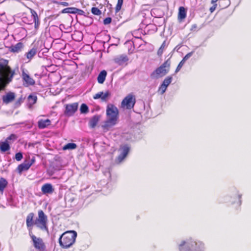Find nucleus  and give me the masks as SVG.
Instances as JSON below:
<instances>
[{"mask_svg":"<svg viewBox=\"0 0 251 251\" xmlns=\"http://www.w3.org/2000/svg\"><path fill=\"white\" fill-rule=\"evenodd\" d=\"M16 75V71L9 65V61L0 59V92L5 90Z\"/></svg>","mask_w":251,"mask_h":251,"instance_id":"2","label":"nucleus"},{"mask_svg":"<svg viewBox=\"0 0 251 251\" xmlns=\"http://www.w3.org/2000/svg\"><path fill=\"white\" fill-rule=\"evenodd\" d=\"M24 98L22 97H20L16 101V105L17 106H20L21 104L24 101Z\"/></svg>","mask_w":251,"mask_h":251,"instance_id":"38","label":"nucleus"},{"mask_svg":"<svg viewBox=\"0 0 251 251\" xmlns=\"http://www.w3.org/2000/svg\"><path fill=\"white\" fill-rule=\"evenodd\" d=\"M128 60V58L126 54L120 55L114 59V62L120 65H123Z\"/></svg>","mask_w":251,"mask_h":251,"instance_id":"17","label":"nucleus"},{"mask_svg":"<svg viewBox=\"0 0 251 251\" xmlns=\"http://www.w3.org/2000/svg\"><path fill=\"white\" fill-rule=\"evenodd\" d=\"M24 48L23 43L19 42L15 45H12L9 48V50L13 53H18L21 51Z\"/></svg>","mask_w":251,"mask_h":251,"instance_id":"16","label":"nucleus"},{"mask_svg":"<svg viewBox=\"0 0 251 251\" xmlns=\"http://www.w3.org/2000/svg\"><path fill=\"white\" fill-rule=\"evenodd\" d=\"M23 158V154L21 152H18L15 154V159L17 161H20Z\"/></svg>","mask_w":251,"mask_h":251,"instance_id":"35","label":"nucleus"},{"mask_svg":"<svg viewBox=\"0 0 251 251\" xmlns=\"http://www.w3.org/2000/svg\"><path fill=\"white\" fill-rule=\"evenodd\" d=\"M35 214L33 212L28 213L26 217V227L29 232V235L33 242L34 247L39 251H45L46 245L43 239L37 237L32 233V229L35 226L42 231H48V216L42 210L38 211V217L34 220Z\"/></svg>","mask_w":251,"mask_h":251,"instance_id":"1","label":"nucleus"},{"mask_svg":"<svg viewBox=\"0 0 251 251\" xmlns=\"http://www.w3.org/2000/svg\"><path fill=\"white\" fill-rule=\"evenodd\" d=\"M110 95L111 94L108 91H106L105 93L100 92L93 96V99L95 100L100 99L102 101H106Z\"/></svg>","mask_w":251,"mask_h":251,"instance_id":"10","label":"nucleus"},{"mask_svg":"<svg viewBox=\"0 0 251 251\" xmlns=\"http://www.w3.org/2000/svg\"><path fill=\"white\" fill-rule=\"evenodd\" d=\"M100 116L99 115L94 116L89 121V126L91 128H94L98 123Z\"/></svg>","mask_w":251,"mask_h":251,"instance_id":"22","label":"nucleus"},{"mask_svg":"<svg viewBox=\"0 0 251 251\" xmlns=\"http://www.w3.org/2000/svg\"><path fill=\"white\" fill-rule=\"evenodd\" d=\"M170 66L171 61L170 59H168L151 74V77L152 78H158L165 76L169 73Z\"/></svg>","mask_w":251,"mask_h":251,"instance_id":"4","label":"nucleus"},{"mask_svg":"<svg viewBox=\"0 0 251 251\" xmlns=\"http://www.w3.org/2000/svg\"><path fill=\"white\" fill-rule=\"evenodd\" d=\"M106 115L107 118L118 120L119 116L118 108L112 104H108L106 108Z\"/></svg>","mask_w":251,"mask_h":251,"instance_id":"6","label":"nucleus"},{"mask_svg":"<svg viewBox=\"0 0 251 251\" xmlns=\"http://www.w3.org/2000/svg\"><path fill=\"white\" fill-rule=\"evenodd\" d=\"M35 162V157H33L30 160H27V162L29 163V165L30 166L33 164Z\"/></svg>","mask_w":251,"mask_h":251,"instance_id":"41","label":"nucleus"},{"mask_svg":"<svg viewBox=\"0 0 251 251\" xmlns=\"http://www.w3.org/2000/svg\"><path fill=\"white\" fill-rule=\"evenodd\" d=\"M61 13H68V14H78L79 15H83L84 12L81 9H78L75 7H68L63 9L61 11Z\"/></svg>","mask_w":251,"mask_h":251,"instance_id":"12","label":"nucleus"},{"mask_svg":"<svg viewBox=\"0 0 251 251\" xmlns=\"http://www.w3.org/2000/svg\"><path fill=\"white\" fill-rule=\"evenodd\" d=\"M91 12L93 14L97 16H99L101 14V11L97 7H92Z\"/></svg>","mask_w":251,"mask_h":251,"instance_id":"32","label":"nucleus"},{"mask_svg":"<svg viewBox=\"0 0 251 251\" xmlns=\"http://www.w3.org/2000/svg\"><path fill=\"white\" fill-rule=\"evenodd\" d=\"M77 233L74 230H69L64 232L59 238V244L63 249H68L75 242Z\"/></svg>","mask_w":251,"mask_h":251,"instance_id":"3","label":"nucleus"},{"mask_svg":"<svg viewBox=\"0 0 251 251\" xmlns=\"http://www.w3.org/2000/svg\"><path fill=\"white\" fill-rule=\"evenodd\" d=\"M77 108L78 103L77 102L66 104L64 114L68 117L72 116L77 111Z\"/></svg>","mask_w":251,"mask_h":251,"instance_id":"7","label":"nucleus"},{"mask_svg":"<svg viewBox=\"0 0 251 251\" xmlns=\"http://www.w3.org/2000/svg\"><path fill=\"white\" fill-rule=\"evenodd\" d=\"M166 47H167V45H166V41H164L163 42V43L161 44V46L158 49V50L157 51V54L158 55V56H162V55L164 51V50Z\"/></svg>","mask_w":251,"mask_h":251,"instance_id":"28","label":"nucleus"},{"mask_svg":"<svg viewBox=\"0 0 251 251\" xmlns=\"http://www.w3.org/2000/svg\"><path fill=\"white\" fill-rule=\"evenodd\" d=\"M217 4H213V6L210 7L209 10L211 13H213L216 9L217 7Z\"/></svg>","mask_w":251,"mask_h":251,"instance_id":"40","label":"nucleus"},{"mask_svg":"<svg viewBox=\"0 0 251 251\" xmlns=\"http://www.w3.org/2000/svg\"><path fill=\"white\" fill-rule=\"evenodd\" d=\"M30 13L31 14V16L33 18V22L34 23V28L37 30L39 28L40 22L38 17L37 12L32 8H29Z\"/></svg>","mask_w":251,"mask_h":251,"instance_id":"14","label":"nucleus"},{"mask_svg":"<svg viewBox=\"0 0 251 251\" xmlns=\"http://www.w3.org/2000/svg\"><path fill=\"white\" fill-rule=\"evenodd\" d=\"M77 147V146L76 144L73 143H68L66 145H65L63 147V150H74L76 149Z\"/></svg>","mask_w":251,"mask_h":251,"instance_id":"29","label":"nucleus"},{"mask_svg":"<svg viewBox=\"0 0 251 251\" xmlns=\"http://www.w3.org/2000/svg\"><path fill=\"white\" fill-rule=\"evenodd\" d=\"M38 127L40 129H44L51 124V121L49 119H40L38 121Z\"/></svg>","mask_w":251,"mask_h":251,"instance_id":"20","label":"nucleus"},{"mask_svg":"<svg viewBox=\"0 0 251 251\" xmlns=\"http://www.w3.org/2000/svg\"><path fill=\"white\" fill-rule=\"evenodd\" d=\"M187 59L184 57L181 61L184 64Z\"/></svg>","mask_w":251,"mask_h":251,"instance_id":"47","label":"nucleus"},{"mask_svg":"<svg viewBox=\"0 0 251 251\" xmlns=\"http://www.w3.org/2000/svg\"><path fill=\"white\" fill-rule=\"evenodd\" d=\"M8 185V181L3 177H0V194H2L4 189Z\"/></svg>","mask_w":251,"mask_h":251,"instance_id":"26","label":"nucleus"},{"mask_svg":"<svg viewBox=\"0 0 251 251\" xmlns=\"http://www.w3.org/2000/svg\"><path fill=\"white\" fill-rule=\"evenodd\" d=\"M186 9L183 6H180L178 9L177 19L179 22H181L186 17Z\"/></svg>","mask_w":251,"mask_h":251,"instance_id":"19","label":"nucleus"},{"mask_svg":"<svg viewBox=\"0 0 251 251\" xmlns=\"http://www.w3.org/2000/svg\"><path fill=\"white\" fill-rule=\"evenodd\" d=\"M10 149V147L9 142L6 140L4 142L0 143V151L1 152H5Z\"/></svg>","mask_w":251,"mask_h":251,"instance_id":"25","label":"nucleus"},{"mask_svg":"<svg viewBox=\"0 0 251 251\" xmlns=\"http://www.w3.org/2000/svg\"><path fill=\"white\" fill-rule=\"evenodd\" d=\"M52 3L62 5L64 6H67L69 5V3L67 2H59L56 0H52Z\"/></svg>","mask_w":251,"mask_h":251,"instance_id":"34","label":"nucleus"},{"mask_svg":"<svg viewBox=\"0 0 251 251\" xmlns=\"http://www.w3.org/2000/svg\"><path fill=\"white\" fill-rule=\"evenodd\" d=\"M118 120L114 119L107 118V119L105 121L104 124L102 126V127L105 131H108L109 129L115 126Z\"/></svg>","mask_w":251,"mask_h":251,"instance_id":"11","label":"nucleus"},{"mask_svg":"<svg viewBox=\"0 0 251 251\" xmlns=\"http://www.w3.org/2000/svg\"><path fill=\"white\" fill-rule=\"evenodd\" d=\"M241 201H239V205H241Z\"/></svg>","mask_w":251,"mask_h":251,"instance_id":"48","label":"nucleus"},{"mask_svg":"<svg viewBox=\"0 0 251 251\" xmlns=\"http://www.w3.org/2000/svg\"><path fill=\"white\" fill-rule=\"evenodd\" d=\"M18 137L16 135L14 134H11L10 136H9L6 139V141L9 143H10V141L12 142L15 141L17 139Z\"/></svg>","mask_w":251,"mask_h":251,"instance_id":"33","label":"nucleus"},{"mask_svg":"<svg viewBox=\"0 0 251 251\" xmlns=\"http://www.w3.org/2000/svg\"><path fill=\"white\" fill-rule=\"evenodd\" d=\"M122 149V152L119 156V158L120 160L124 159L126 156L129 151V147L127 145H125L123 147Z\"/></svg>","mask_w":251,"mask_h":251,"instance_id":"27","label":"nucleus"},{"mask_svg":"<svg viewBox=\"0 0 251 251\" xmlns=\"http://www.w3.org/2000/svg\"><path fill=\"white\" fill-rule=\"evenodd\" d=\"M15 99V94L12 92H9L2 97V102L5 104L11 102Z\"/></svg>","mask_w":251,"mask_h":251,"instance_id":"13","label":"nucleus"},{"mask_svg":"<svg viewBox=\"0 0 251 251\" xmlns=\"http://www.w3.org/2000/svg\"><path fill=\"white\" fill-rule=\"evenodd\" d=\"M218 0H211V3L212 4H217L216 2H217Z\"/></svg>","mask_w":251,"mask_h":251,"instance_id":"45","label":"nucleus"},{"mask_svg":"<svg viewBox=\"0 0 251 251\" xmlns=\"http://www.w3.org/2000/svg\"><path fill=\"white\" fill-rule=\"evenodd\" d=\"M112 19L110 17H107L104 19L103 24L105 25H108L111 23Z\"/></svg>","mask_w":251,"mask_h":251,"instance_id":"36","label":"nucleus"},{"mask_svg":"<svg viewBox=\"0 0 251 251\" xmlns=\"http://www.w3.org/2000/svg\"><path fill=\"white\" fill-rule=\"evenodd\" d=\"M190 30L191 31H196L197 30H198V25L197 24H193L191 25V28H190Z\"/></svg>","mask_w":251,"mask_h":251,"instance_id":"39","label":"nucleus"},{"mask_svg":"<svg viewBox=\"0 0 251 251\" xmlns=\"http://www.w3.org/2000/svg\"><path fill=\"white\" fill-rule=\"evenodd\" d=\"M172 79L173 77L171 76H168L164 79L158 89V92H159L161 94H163L165 93L168 86L171 83Z\"/></svg>","mask_w":251,"mask_h":251,"instance_id":"8","label":"nucleus"},{"mask_svg":"<svg viewBox=\"0 0 251 251\" xmlns=\"http://www.w3.org/2000/svg\"><path fill=\"white\" fill-rule=\"evenodd\" d=\"M30 167L29 163L27 162V160H25L23 163L18 166L17 170L18 173L21 174L23 171H27Z\"/></svg>","mask_w":251,"mask_h":251,"instance_id":"15","label":"nucleus"},{"mask_svg":"<svg viewBox=\"0 0 251 251\" xmlns=\"http://www.w3.org/2000/svg\"><path fill=\"white\" fill-rule=\"evenodd\" d=\"M22 77L26 86H32L35 83V80L24 71L22 72Z\"/></svg>","mask_w":251,"mask_h":251,"instance_id":"9","label":"nucleus"},{"mask_svg":"<svg viewBox=\"0 0 251 251\" xmlns=\"http://www.w3.org/2000/svg\"><path fill=\"white\" fill-rule=\"evenodd\" d=\"M193 54V51L189 52L184 56V57L187 60L188 58H189Z\"/></svg>","mask_w":251,"mask_h":251,"instance_id":"42","label":"nucleus"},{"mask_svg":"<svg viewBox=\"0 0 251 251\" xmlns=\"http://www.w3.org/2000/svg\"><path fill=\"white\" fill-rule=\"evenodd\" d=\"M136 102V99L132 94L127 95L121 102V107L126 109H131L133 108Z\"/></svg>","mask_w":251,"mask_h":251,"instance_id":"5","label":"nucleus"},{"mask_svg":"<svg viewBox=\"0 0 251 251\" xmlns=\"http://www.w3.org/2000/svg\"><path fill=\"white\" fill-rule=\"evenodd\" d=\"M186 243L185 241H181L179 245V248L182 247L183 246H184L186 244Z\"/></svg>","mask_w":251,"mask_h":251,"instance_id":"44","label":"nucleus"},{"mask_svg":"<svg viewBox=\"0 0 251 251\" xmlns=\"http://www.w3.org/2000/svg\"><path fill=\"white\" fill-rule=\"evenodd\" d=\"M107 75V72L105 70L101 71L99 74L97 80L99 83L103 84Z\"/></svg>","mask_w":251,"mask_h":251,"instance_id":"23","label":"nucleus"},{"mask_svg":"<svg viewBox=\"0 0 251 251\" xmlns=\"http://www.w3.org/2000/svg\"><path fill=\"white\" fill-rule=\"evenodd\" d=\"M183 65H184V63L181 61L179 62V63L178 64V65H177V67H176V69L175 72L176 73H177L178 71H179V70L182 67Z\"/></svg>","mask_w":251,"mask_h":251,"instance_id":"37","label":"nucleus"},{"mask_svg":"<svg viewBox=\"0 0 251 251\" xmlns=\"http://www.w3.org/2000/svg\"><path fill=\"white\" fill-rule=\"evenodd\" d=\"M41 191L44 194H52L54 191V188L50 183H46L41 187Z\"/></svg>","mask_w":251,"mask_h":251,"instance_id":"18","label":"nucleus"},{"mask_svg":"<svg viewBox=\"0 0 251 251\" xmlns=\"http://www.w3.org/2000/svg\"><path fill=\"white\" fill-rule=\"evenodd\" d=\"M37 52V48L33 47L25 53L26 57L29 61L36 55Z\"/></svg>","mask_w":251,"mask_h":251,"instance_id":"21","label":"nucleus"},{"mask_svg":"<svg viewBox=\"0 0 251 251\" xmlns=\"http://www.w3.org/2000/svg\"><path fill=\"white\" fill-rule=\"evenodd\" d=\"M80 110L81 113H87L88 112V107L86 104L83 103L81 105Z\"/></svg>","mask_w":251,"mask_h":251,"instance_id":"31","label":"nucleus"},{"mask_svg":"<svg viewBox=\"0 0 251 251\" xmlns=\"http://www.w3.org/2000/svg\"><path fill=\"white\" fill-rule=\"evenodd\" d=\"M37 97L35 95H30L27 98L28 107L31 108L33 105L36 103Z\"/></svg>","mask_w":251,"mask_h":251,"instance_id":"24","label":"nucleus"},{"mask_svg":"<svg viewBox=\"0 0 251 251\" xmlns=\"http://www.w3.org/2000/svg\"><path fill=\"white\" fill-rule=\"evenodd\" d=\"M187 59L184 57L181 61L184 64Z\"/></svg>","mask_w":251,"mask_h":251,"instance_id":"46","label":"nucleus"},{"mask_svg":"<svg viewBox=\"0 0 251 251\" xmlns=\"http://www.w3.org/2000/svg\"><path fill=\"white\" fill-rule=\"evenodd\" d=\"M78 34H79L80 35V39L76 40L75 38V36L76 35V34L75 33L72 35L73 38L75 40L80 41L81 39H82V34L80 32H77Z\"/></svg>","mask_w":251,"mask_h":251,"instance_id":"43","label":"nucleus"},{"mask_svg":"<svg viewBox=\"0 0 251 251\" xmlns=\"http://www.w3.org/2000/svg\"><path fill=\"white\" fill-rule=\"evenodd\" d=\"M124 0H118L117 3L115 7V12L116 13L118 12L122 8Z\"/></svg>","mask_w":251,"mask_h":251,"instance_id":"30","label":"nucleus"}]
</instances>
